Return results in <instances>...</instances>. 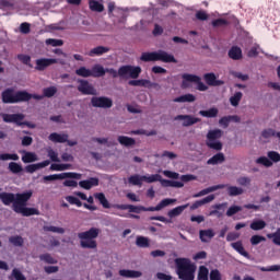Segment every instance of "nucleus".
<instances>
[{
    "instance_id": "obj_11",
    "label": "nucleus",
    "mask_w": 280,
    "mask_h": 280,
    "mask_svg": "<svg viewBox=\"0 0 280 280\" xmlns=\"http://www.w3.org/2000/svg\"><path fill=\"white\" fill-rule=\"evenodd\" d=\"M65 178H74L75 180H80V178H82V174L70 172V173L46 175L43 177V180H44V183H49L51 180H65Z\"/></svg>"
},
{
    "instance_id": "obj_16",
    "label": "nucleus",
    "mask_w": 280,
    "mask_h": 280,
    "mask_svg": "<svg viewBox=\"0 0 280 280\" xmlns=\"http://www.w3.org/2000/svg\"><path fill=\"white\" fill-rule=\"evenodd\" d=\"M51 65H58V59H47V58L37 59L35 69L37 71H45L46 68L51 67Z\"/></svg>"
},
{
    "instance_id": "obj_10",
    "label": "nucleus",
    "mask_w": 280,
    "mask_h": 280,
    "mask_svg": "<svg viewBox=\"0 0 280 280\" xmlns=\"http://www.w3.org/2000/svg\"><path fill=\"white\" fill-rule=\"evenodd\" d=\"M182 86H187V82H194L195 84H197V90L198 91H208L209 86H207V84H205L200 77L196 75V74H189V73H184L182 74Z\"/></svg>"
},
{
    "instance_id": "obj_9",
    "label": "nucleus",
    "mask_w": 280,
    "mask_h": 280,
    "mask_svg": "<svg viewBox=\"0 0 280 280\" xmlns=\"http://www.w3.org/2000/svg\"><path fill=\"white\" fill-rule=\"evenodd\" d=\"M2 119L5 124H15L16 126H27V128H36V125L23 121L25 119L24 114H2Z\"/></svg>"
},
{
    "instance_id": "obj_20",
    "label": "nucleus",
    "mask_w": 280,
    "mask_h": 280,
    "mask_svg": "<svg viewBox=\"0 0 280 280\" xmlns=\"http://www.w3.org/2000/svg\"><path fill=\"white\" fill-rule=\"evenodd\" d=\"M213 200H215V195H209L203 199L197 200L190 206V211H196V209H200V207L209 205V202H213Z\"/></svg>"
},
{
    "instance_id": "obj_48",
    "label": "nucleus",
    "mask_w": 280,
    "mask_h": 280,
    "mask_svg": "<svg viewBox=\"0 0 280 280\" xmlns=\"http://www.w3.org/2000/svg\"><path fill=\"white\" fill-rule=\"evenodd\" d=\"M23 163H34L38 161V158L36 156V153L32 152H25V154L22 156Z\"/></svg>"
},
{
    "instance_id": "obj_59",
    "label": "nucleus",
    "mask_w": 280,
    "mask_h": 280,
    "mask_svg": "<svg viewBox=\"0 0 280 280\" xmlns=\"http://www.w3.org/2000/svg\"><path fill=\"white\" fill-rule=\"evenodd\" d=\"M66 200L67 202H69V205H75V207H82V201H80L78 197L67 196Z\"/></svg>"
},
{
    "instance_id": "obj_62",
    "label": "nucleus",
    "mask_w": 280,
    "mask_h": 280,
    "mask_svg": "<svg viewBox=\"0 0 280 280\" xmlns=\"http://www.w3.org/2000/svg\"><path fill=\"white\" fill-rule=\"evenodd\" d=\"M224 25H229V21L224 19H217L212 21V26L214 27H224Z\"/></svg>"
},
{
    "instance_id": "obj_32",
    "label": "nucleus",
    "mask_w": 280,
    "mask_h": 280,
    "mask_svg": "<svg viewBox=\"0 0 280 280\" xmlns=\"http://www.w3.org/2000/svg\"><path fill=\"white\" fill-rule=\"evenodd\" d=\"M228 55H229V58H231L232 60H242V48L237 46H233L229 50Z\"/></svg>"
},
{
    "instance_id": "obj_52",
    "label": "nucleus",
    "mask_w": 280,
    "mask_h": 280,
    "mask_svg": "<svg viewBox=\"0 0 280 280\" xmlns=\"http://www.w3.org/2000/svg\"><path fill=\"white\" fill-rule=\"evenodd\" d=\"M39 259L40 261H45V264H58V260L51 254H42Z\"/></svg>"
},
{
    "instance_id": "obj_56",
    "label": "nucleus",
    "mask_w": 280,
    "mask_h": 280,
    "mask_svg": "<svg viewBox=\"0 0 280 280\" xmlns=\"http://www.w3.org/2000/svg\"><path fill=\"white\" fill-rule=\"evenodd\" d=\"M240 211H242L241 206H232L228 209L226 215L228 218H233V215H235L236 213H240Z\"/></svg>"
},
{
    "instance_id": "obj_38",
    "label": "nucleus",
    "mask_w": 280,
    "mask_h": 280,
    "mask_svg": "<svg viewBox=\"0 0 280 280\" xmlns=\"http://www.w3.org/2000/svg\"><path fill=\"white\" fill-rule=\"evenodd\" d=\"M128 183L130 185H135L136 187H141V185H143V176L141 175H131L129 178H128Z\"/></svg>"
},
{
    "instance_id": "obj_44",
    "label": "nucleus",
    "mask_w": 280,
    "mask_h": 280,
    "mask_svg": "<svg viewBox=\"0 0 280 280\" xmlns=\"http://www.w3.org/2000/svg\"><path fill=\"white\" fill-rule=\"evenodd\" d=\"M229 196H242L244 194V189L237 186H228Z\"/></svg>"
},
{
    "instance_id": "obj_64",
    "label": "nucleus",
    "mask_w": 280,
    "mask_h": 280,
    "mask_svg": "<svg viewBox=\"0 0 280 280\" xmlns=\"http://www.w3.org/2000/svg\"><path fill=\"white\" fill-rule=\"evenodd\" d=\"M18 60H21L23 65H30V62H32V57H30V55L20 54L18 55Z\"/></svg>"
},
{
    "instance_id": "obj_6",
    "label": "nucleus",
    "mask_w": 280,
    "mask_h": 280,
    "mask_svg": "<svg viewBox=\"0 0 280 280\" xmlns=\"http://www.w3.org/2000/svg\"><path fill=\"white\" fill-rule=\"evenodd\" d=\"M140 60L142 62H173L176 65L178 60L174 57V55L165 51V50H158L153 52H142Z\"/></svg>"
},
{
    "instance_id": "obj_34",
    "label": "nucleus",
    "mask_w": 280,
    "mask_h": 280,
    "mask_svg": "<svg viewBox=\"0 0 280 280\" xmlns=\"http://www.w3.org/2000/svg\"><path fill=\"white\" fill-rule=\"evenodd\" d=\"M189 207V203H186L184 206H178L167 212L168 218H177V215H180L185 209Z\"/></svg>"
},
{
    "instance_id": "obj_24",
    "label": "nucleus",
    "mask_w": 280,
    "mask_h": 280,
    "mask_svg": "<svg viewBox=\"0 0 280 280\" xmlns=\"http://www.w3.org/2000/svg\"><path fill=\"white\" fill-rule=\"evenodd\" d=\"M231 246L238 255H242V257H245L246 259H250V254L244 249V244H242V241H237L234 243H231Z\"/></svg>"
},
{
    "instance_id": "obj_47",
    "label": "nucleus",
    "mask_w": 280,
    "mask_h": 280,
    "mask_svg": "<svg viewBox=\"0 0 280 280\" xmlns=\"http://www.w3.org/2000/svg\"><path fill=\"white\" fill-rule=\"evenodd\" d=\"M268 240H272L276 246H280V228L276 232L267 234Z\"/></svg>"
},
{
    "instance_id": "obj_29",
    "label": "nucleus",
    "mask_w": 280,
    "mask_h": 280,
    "mask_svg": "<svg viewBox=\"0 0 280 280\" xmlns=\"http://www.w3.org/2000/svg\"><path fill=\"white\" fill-rule=\"evenodd\" d=\"M173 102L177 104H185V103H191L196 102V96L194 94H184L182 96L175 97Z\"/></svg>"
},
{
    "instance_id": "obj_22",
    "label": "nucleus",
    "mask_w": 280,
    "mask_h": 280,
    "mask_svg": "<svg viewBox=\"0 0 280 280\" xmlns=\"http://www.w3.org/2000/svg\"><path fill=\"white\" fill-rule=\"evenodd\" d=\"M49 163H51L49 160H45L37 164H30L25 166L24 170L27 174H34V172H37V170H43V167H47Z\"/></svg>"
},
{
    "instance_id": "obj_39",
    "label": "nucleus",
    "mask_w": 280,
    "mask_h": 280,
    "mask_svg": "<svg viewBox=\"0 0 280 280\" xmlns=\"http://www.w3.org/2000/svg\"><path fill=\"white\" fill-rule=\"evenodd\" d=\"M252 231H264L266 229V221L264 220H256L250 223Z\"/></svg>"
},
{
    "instance_id": "obj_17",
    "label": "nucleus",
    "mask_w": 280,
    "mask_h": 280,
    "mask_svg": "<svg viewBox=\"0 0 280 280\" xmlns=\"http://www.w3.org/2000/svg\"><path fill=\"white\" fill-rule=\"evenodd\" d=\"M0 200L5 205V207L12 206V209L14 210V205L16 202V194L13 192H0Z\"/></svg>"
},
{
    "instance_id": "obj_41",
    "label": "nucleus",
    "mask_w": 280,
    "mask_h": 280,
    "mask_svg": "<svg viewBox=\"0 0 280 280\" xmlns=\"http://www.w3.org/2000/svg\"><path fill=\"white\" fill-rule=\"evenodd\" d=\"M261 137L264 139H270V137H277L278 139H280V131L277 132L275 129L271 128L265 129L261 132Z\"/></svg>"
},
{
    "instance_id": "obj_31",
    "label": "nucleus",
    "mask_w": 280,
    "mask_h": 280,
    "mask_svg": "<svg viewBox=\"0 0 280 280\" xmlns=\"http://www.w3.org/2000/svg\"><path fill=\"white\" fill-rule=\"evenodd\" d=\"M94 198L98 200L103 209H110V202H108V199H106V195H104V192L94 194Z\"/></svg>"
},
{
    "instance_id": "obj_49",
    "label": "nucleus",
    "mask_w": 280,
    "mask_h": 280,
    "mask_svg": "<svg viewBox=\"0 0 280 280\" xmlns=\"http://www.w3.org/2000/svg\"><path fill=\"white\" fill-rule=\"evenodd\" d=\"M44 231L49 232V233H59V235H65V229L63 228H58L54 225H44Z\"/></svg>"
},
{
    "instance_id": "obj_30",
    "label": "nucleus",
    "mask_w": 280,
    "mask_h": 280,
    "mask_svg": "<svg viewBox=\"0 0 280 280\" xmlns=\"http://www.w3.org/2000/svg\"><path fill=\"white\" fill-rule=\"evenodd\" d=\"M118 142L120 145H125V148H132L137 143V141L133 138H130L128 136H119Z\"/></svg>"
},
{
    "instance_id": "obj_14",
    "label": "nucleus",
    "mask_w": 280,
    "mask_h": 280,
    "mask_svg": "<svg viewBox=\"0 0 280 280\" xmlns=\"http://www.w3.org/2000/svg\"><path fill=\"white\" fill-rule=\"evenodd\" d=\"M203 80L208 86H223L224 81L218 80V77H215V73L209 72L203 74Z\"/></svg>"
},
{
    "instance_id": "obj_33",
    "label": "nucleus",
    "mask_w": 280,
    "mask_h": 280,
    "mask_svg": "<svg viewBox=\"0 0 280 280\" xmlns=\"http://www.w3.org/2000/svg\"><path fill=\"white\" fill-rule=\"evenodd\" d=\"M91 73L92 78H104V75H106V70L103 66L95 65L93 66Z\"/></svg>"
},
{
    "instance_id": "obj_1",
    "label": "nucleus",
    "mask_w": 280,
    "mask_h": 280,
    "mask_svg": "<svg viewBox=\"0 0 280 280\" xmlns=\"http://www.w3.org/2000/svg\"><path fill=\"white\" fill-rule=\"evenodd\" d=\"M2 104H21V102H30V100H43L42 95L30 94L27 91H18L8 88L1 93Z\"/></svg>"
},
{
    "instance_id": "obj_63",
    "label": "nucleus",
    "mask_w": 280,
    "mask_h": 280,
    "mask_svg": "<svg viewBox=\"0 0 280 280\" xmlns=\"http://www.w3.org/2000/svg\"><path fill=\"white\" fill-rule=\"evenodd\" d=\"M210 280H222V273H220V270L212 269L210 271Z\"/></svg>"
},
{
    "instance_id": "obj_15",
    "label": "nucleus",
    "mask_w": 280,
    "mask_h": 280,
    "mask_svg": "<svg viewBox=\"0 0 280 280\" xmlns=\"http://www.w3.org/2000/svg\"><path fill=\"white\" fill-rule=\"evenodd\" d=\"M179 121H183V126L188 128L189 126H194V124H200V118H196L191 115H178L175 117Z\"/></svg>"
},
{
    "instance_id": "obj_21",
    "label": "nucleus",
    "mask_w": 280,
    "mask_h": 280,
    "mask_svg": "<svg viewBox=\"0 0 280 280\" xmlns=\"http://www.w3.org/2000/svg\"><path fill=\"white\" fill-rule=\"evenodd\" d=\"M100 185V178L90 177L89 179L79 182V187L82 189H91L92 187H97Z\"/></svg>"
},
{
    "instance_id": "obj_50",
    "label": "nucleus",
    "mask_w": 280,
    "mask_h": 280,
    "mask_svg": "<svg viewBox=\"0 0 280 280\" xmlns=\"http://www.w3.org/2000/svg\"><path fill=\"white\" fill-rule=\"evenodd\" d=\"M162 176L159 174H153V175H142V179L144 183H161Z\"/></svg>"
},
{
    "instance_id": "obj_46",
    "label": "nucleus",
    "mask_w": 280,
    "mask_h": 280,
    "mask_svg": "<svg viewBox=\"0 0 280 280\" xmlns=\"http://www.w3.org/2000/svg\"><path fill=\"white\" fill-rule=\"evenodd\" d=\"M75 74L80 78H92L91 69H88L86 67H80L77 69Z\"/></svg>"
},
{
    "instance_id": "obj_43",
    "label": "nucleus",
    "mask_w": 280,
    "mask_h": 280,
    "mask_svg": "<svg viewBox=\"0 0 280 280\" xmlns=\"http://www.w3.org/2000/svg\"><path fill=\"white\" fill-rule=\"evenodd\" d=\"M9 242L13 246H18V247H21V246H23V244H25V240H23V236H21V235H15V236L9 237Z\"/></svg>"
},
{
    "instance_id": "obj_54",
    "label": "nucleus",
    "mask_w": 280,
    "mask_h": 280,
    "mask_svg": "<svg viewBox=\"0 0 280 280\" xmlns=\"http://www.w3.org/2000/svg\"><path fill=\"white\" fill-rule=\"evenodd\" d=\"M258 165H264L265 167H272V161L266 156H260L256 160Z\"/></svg>"
},
{
    "instance_id": "obj_26",
    "label": "nucleus",
    "mask_w": 280,
    "mask_h": 280,
    "mask_svg": "<svg viewBox=\"0 0 280 280\" xmlns=\"http://www.w3.org/2000/svg\"><path fill=\"white\" fill-rule=\"evenodd\" d=\"M108 51H110V47L97 46V47L92 48L88 52V56H90L91 58H94V56H104V54H108Z\"/></svg>"
},
{
    "instance_id": "obj_58",
    "label": "nucleus",
    "mask_w": 280,
    "mask_h": 280,
    "mask_svg": "<svg viewBox=\"0 0 280 280\" xmlns=\"http://www.w3.org/2000/svg\"><path fill=\"white\" fill-rule=\"evenodd\" d=\"M267 156L270 161H272L273 163H279L280 162V154L277 151H269L267 153Z\"/></svg>"
},
{
    "instance_id": "obj_35",
    "label": "nucleus",
    "mask_w": 280,
    "mask_h": 280,
    "mask_svg": "<svg viewBox=\"0 0 280 280\" xmlns=\"http://www.w3.org/2000/svg\"><path fill=\"white\" fill-rule=\"evenodd\" d=\"M212 207L215 210H211L209 215H217V218H222V215H224V211H222V209L226 207V203H218Z\"/></svg>"
},
{
    "instance_id": "obj_40",
    "label": "nucleus",
    "mask_w": 280,
    "mask_h": 280,
    "mask_svg": "<svg viewBox=\"0 0 280 280\" xmlns=\"http://www.w3.org/2000/svg\"><path fill=\"white\" fill-rule=\"evenodd\" d=\"M89 5L92 12H102L104 10V4L100 3L97 0H90Z\"/></svg>"
},
{
    "instance_id": "obj_27",
    "label": "nucleus",
    "mask_w": 280,
    "mask_h": 280,
    "mask_svg": "<svg viewBox=\"0 0 280 280\" xmlns=\"http://www.w3.org/2000/svg\"><path fill=\"white\" fill-rule=\"evenodd\" d=\"M224 161H226V156H224V153L219 152L207 161V165H222Z\"/></svg>"
},
{
    "instance_id": "obj_61",
    "label": "nucleus",
    "mask_w": 280,
    "mask_h": 280,
    "mask_svg": "<svg viewBox=\"0 0 280 280\" xmlns=\"http://www.w3.org/2000/svg\"><path fill=\"white\" fill-rule=\"evenodd\" d=\"M12 277H14L15 280H27V278H25V275H23V272H21V270L16 268L12 270Z\"/></svg>"
},
{
    "instance_id": "obj_12",
    "label": "nucleus",
    "mask_w": 280,
    "mask_h": 280,
    "mask_svg": "<svg viewBox=\"0 0 280 280\" xmlns=\"http://www.w3.org/2000/svg\"><path fill=\"white\" fill-rule=\"evenodd\" d=\"M93 108H113V100L108 96H94L91 98Z\"/></svg>"
},
{
    "instance_id": "obj_4",
    "label": "nucleus",
    "mask_w": 280,
    "mask_h": 280,
    "mask_svg": "<svg viewBox=\"0 0 280 280\" xmlns=\"http://www.w3.org/2000/svg\"><path fill=\"white\" fill-rule=\"evenodd\" d=\"M175 266L178 279H196V265L191 264V260H189L188 258H176Z\"/></svg>"
},
{
    "instance_id": "obj_2",
    "label": "nucleus",
    "mask_w": 280,
    "mask_h": 280,
    "mask_svg": "<svg viewBox=\"0 0 280 280\" xmlns=\"http://www.w3.org/2000/svg\"><path fill=\"white\" fill-rule=\"evenodd\" d=\"M32 190H27L25 192L16 194V201L13 203V211L15 213H21L24 218H30V215H40V211L36 208H27V201L33 196Z\"/></svg>"
},
{
    "instance_id": "obj_5",
    "label": "nucleus",
    "mask_w": 280,
    "mask_h": 280,
    "mask_svg": "<svg viewBox=\"0 0 280 280\" xmlns=\"http://www.w3.org/2000/svg\"><path fill=\"white\" fill-rule=\"evenodd\" d=\"M105 73H109L113 78H131L132 80H137L141 75V67L126 65L121 66L118 71L113 68L106 69Z\"/></svg>"
},
{
    "instance_id": "obj_36",
    "label": "nucleus",
    "mask_w": 280,
    "mask_h": 280,
    "mask_svg": "<svg viewBox=\"0 0 280 280\" xmlns=\"http://www.w3.org/2000/svg\"><path fill=\"white\" fill-rule=\"evenodd\" d=\"M218 113H219L218 108L211 107L208 110H200L199 115L201 117H208V119H213V118L218 117Z\"/></svg>"
},
{
    "instance_id": "obj_37",
    "label": "nucleus",
    "mask_w": 280,
    "mask_h": 280,
    "mask_svg": "<svg viewBox=\"0 0 280 280\" xmlns=\"http://www.w3.org/2000/svg\"><path fill=\"white\" fill-rule=\"evenodd\" d=\"M136 245L139 248H150V238L145 236H137Z\"/></svg>"
},
{
    "instance_id": "obj_28",
    "label": "nucleus",
    "mask_w": 280,
    "mask_h": 280,
    "mask_svg": "<svg viewBox=\"0 0 280 280\" xmlns=\"http://www.w3.org/2000/svg\"><path fill=\"white\" fill-rule=\"evenodd\" d=\"M199 237H200L201 242L207 243V242H209V240H213V237H215V233L211 229L201 230V231H199Z\"/></svg>"
},
{
    "instance_id": "obj_7",
    "label": "nucleus",
    "mask_w": 280,
    "mask_h": 280,
    "mask_svg": "<svg viewBox=\"0 0 280 280\" xmlns=\"http://www.w3.org/2000/svg\"><path fill=\"white\" fill-rule=\"evenodd\" d=\"M100 236V229L91 228L85 232H80L78 237L80 241L81 248H97V237Z\"/></svg>"
},
{
    "instance_id": "obj_53",
    "label": "nucleus",
    "mask_w": 280,
    "mask_h": 280,
    "mask_svg": "<svg viewBox=\"0 0 280 280\" xmlns=\"http://www.w3.org/2000/svg\"><path fill=\"white\" fill-rule=\"evenodd\" d=\"M0 161H19V154L2 153V154H0Z\"/></svg>"
},
{
    "instance_id": "obj_18",
    "label": "nucleus",
    "mask_w": 280,
    "mask_h": 280,
    "mask_svg": "<svg viewBox=\"0 0 280 280\" xmlns=\"http://www.w3.org/2000/svg\"><path fill=\"white\" fill-rule=\"evenodd\" d=\"M128 84L129 86H144L145 89H152V86H159V84L152 83V81L147 79L130 80Z\"/></svg>"
},
{
    "instance_id": "obj_45",
    "label": "nucleus",
    "mask_w": 280,
    "mask_h": 280,
    "mask_svg": "<svg viewBox=\"0 0 280 280\" xmlns=\"http://www.w3.org/2000/svg\"><path fill=\"white\" fill-rule=\"evenodd\" d=\"M15 4L14 0H0L1 10H14Z\"/></svg>"
},
{
    "instance_id": "obj_23",
    "label": "nucleus",
    "mask_w": 280,
    "mask_h": 280,
    "mask_svg": "<svg viewBox=\"0 0 280 280\" xmlns=\"http://www.w3.org/2000/svg\"><path fill=\"white\" fill-rule=\"evenodd\" d=\"M119 275L120 277H125V279H139V277H142L143 273L137 270L120 269Z\"/></svg>"
},
{
    "instance_id": "obj_57",
    "label": "nucleus",
    "mask_w": 280,
    "mask_h": 280,
    "mask_svg": "<svg viewBox=\"0 0 280 280\" xmlns=\"http://www.w3.org/2000/svg\"><path fill=\"white\" fill-rule=\"evenodd\" d=\"M46 45H51V47H62L65 42L62 39L48 38L46 39Z\"/></svg>"
},
{
    "instance_id": "obj_13",
    "label": "nucleus",
    "mask_w": 280,
    "mask_h": 280,
    "mask_svg": "<svg viewBox=\"0 0 280 280\" xmlns=\"http://www.w3.org/2000/svg\"><path fill=\"white\" fill-rule=\"evenodd\" d=\"M78 92L82 93V95H97V90L93 86V84L89 83L84 79L78 80Z\"/></svg>"
},
{
    "instance_id": "obj_19",
    "label": "nucleus",
    "mask_w": 280,
    "mask_h": 280,
    "mask_svg": "<svg viewBox=\"0 0 280 280\" xmlns=\"http://www.w3.org/2000/svg\"><path fill=\"white\" fill-rule=\"evenodd\" d=\"M225 187H228V186L224 184L211 186V187L202 189L199 192L192 195V198H202V196H207V194H212V191H218V189H224Z\"/></svg>"
},
{
    "instance_id": "obj_55",
    "label": "nucleus",
    "mask_w": 280,
    "mask_h": 280,
    "mask_svg": "<svg viewBox=\"0 0 280 280\" xmlns=\"http://www.w3.org/2000/svg\"><path fill=\"white\" fill-rule=\"evenodd\" d=\"M44 97H54V95H56V93H58V89H56V86H49L44 89Z\"/></svg>"
},
{
    "instance_id": "obj_51",
    "label": "nucleus",
    "mask_w": 280,
    "mask_h": 280,
    "mask_svg": "<svg viewBox=\"0 0 280 280\" xmlns=\"http://www.w3.org/2000/svg\"><path fill=\"white\" fill-rule=\"evenodd\" d=\"M243 94L242 92H236L233 96L230 97V104L232 106H240V102H242Z\"/></svg>"
},
{
    "instance_id": "obj_60",
    "label": "nucleus",
    "mask_w": 280,
    "mask_h": 280,
    "mask_svg": "<svg viewBox=\"0 0 280 280\" xmlns=\"http://www.w3.org/2000/svg\"><path fill=\"white\" fill-rule=\"evenodd\" d=\"M261 242H266V237H264L261 235H253L250 237L252 246H257V244H261Z\"/></svg>"
},
{
    "instance_id": "obj_3",
    "label": "nucleus",
    "mask_w": 280,
    "mask_h": 280,
    "mask_svg": "<svg viewBox=\"0 0 280 280\" xmlns=\"http://www.w3.org/2000/svg\"><path fill=\"white\" fill-rule=\"evenodd\" d=\"M176 202V199H163L160 203H158L155 207H149L145 208L143 206H132V205H113V209H119L120 211H129V213H141V211H161V209H165V207H170V205H174Z\"/></svg>"
},
{
    "instance_id": "obj_8",
    "label": "nucleus",
    "mask_w": 280,
    "mask_h": 280,
    "mask_svg": "<svg viewBox=\"0 0 280 280\" xmlns=\"http://www.w3.org/2000/svg\"><path fill=\"white\" fill-rule=\"evenodd\" d=\"M222 129L209 130L206 141L207 147L210 148V150H215L217 152H220V150H222L223 148V144L218 139H222Z\"/></svg>"
},
{
    "instance_id": "obj_25",
    "label": "nucleus",
    "mask_w": 280,
    "mask_h": 280,
    "mask_svg": "<svg viewBox=\"0 0 280 280\" xmlns=\"http://www.w3.org/2000/svg\"><path fill=\"white\" fill-rule=\"evenodd\" d=\"M49 141H52V143H67L69 139V135L67 133H58V132H52L48 137Z\"/></svg>"
},
{
    "instance_id": "obj_42",
    "label": "nucleus",
    "mask_w": 280,
    "mask_h": 280,
    "mask_svg": "<svg viewBox=\"0 0 280 280\" xmlns=\"http://www.w3.org/2000/svg\"><path fill=\"white\" fill-rule=\"evenodd\" d=\"M8 168L11 172V174H21V172H23V165L16 162H10Z\"/></svg>"
}]
</instances>
